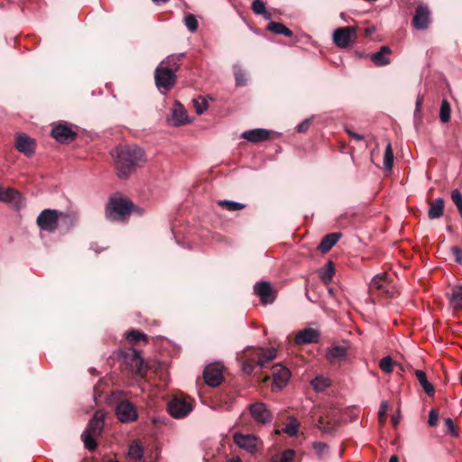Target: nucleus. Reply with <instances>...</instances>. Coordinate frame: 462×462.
I'll return each instance as SVG.
<instances>
[{
	"label": "nucleus",
	"instance_id": "f257e3e1",
	"mask_svg": "<svg viewBox=\"0 0 462 462\" xmlns=\"http://www.w3.org/2000/svg\"><path fill=\"white\" fill-rule=\"evenodd\" d=\"M111 154L115 157L117 176L122 180L132 174L143 157V150L135 145L118 146Z\"/></svg>",
	"mask_w": 462,
	"mask_h": 462
},
{
	"label": "nucleus",
	"instance_id": "f03ea898",
	"mask_svg": "<svg viewBox=\"0 0 462 462\" xmlns=\"http://www.w3.org/2000/svg\"><path fill=\"white\" fill-rule=\"evenodd\" d=\"M105 417L106 412L104 411H97L81 434L84 447L89 451L95 450L97 447L95 438L100 436L104 430Z\"/></svg>",
	"mask_w": 462,
	"mask_h": 462
},
{
	"label": "nucleus",
	"instance_id": "7ed1b4c3",
	"mask_svg": "<svg viewBox=\"0 0 462 462\" xmlns=\"http://www.w3.org/2000/svg\"><path fill=\"white\" fill-rule=\"evenodd\" d=\"M134 204L124 199H111L106 208V217L111 221L124 220L134 209Z\"/></svg>",
	"mask_w": 462,
	"mask_h": 462
},
{
	"label": "nucleus",
	"instance_id": "20e7f679",
	"mask_svg": "<svg viewBox=\"0 0 462 462\" xmlns=\"http://www.w3.org/2000/svg\"><path fill=\"white\" fill-rule=\"evenodd\" d=\"M277 356L275 348L272 347L265 352L263 349L255 351V357H251L243 363V371L246 374H251L255 366L263 367L267 363L273 360Z\"/></svg>",
	"mask_w": 462,
	"mask_h": 462
},
{
	"label": "nucleus",
	"instance_id": "39448f33",
	"mask_svg": "<svg viewBox=\"0 0 462 462\" xmlns=\"http://www.w3.org/2000/svg\"><path fill=\"white\" fill-rule=\"evenodd\" d=\"M60 215L61 211L47 208L39 214L36 223L42 230L53 233L59 226Z\"/></svg>",
	"mask_w": 462,
	"mask_h": 462
},
{
	"label": "nucleus",
	"instance_id": "423d86ee",
	"mask_svg": "<svg viewBox=\"0 0 462 462\" xmlns=\"http://www.w3.org/2000/svg\"><path fill=\"white\" fill-rule=\"evenodd\" d=\"M192 410L193 406L190 401L183 396H175L168 403V411L175 419L185 418Z\"/></svg>",
	"mask_w": 462,
	"mask_h": 462
},
{
	"label": "nucleus",
	"instance_id": "0eeeda50",
	"mask_svg": "<svg viewBox=\"0 0 462 462\" xmlns=\"http://www.w3.org/2000/svg\"><path fill=\"white\" fill-rule=\"evenodd\" d=\"M115 413L117 420L122 423H130L137 420L138 412L133 402L123 400L116 403Z\"/></svg>",
	"mask_w": 462,
	"mask_h": 462
},
{
	"label": "nucleus",
	"instance_id": "6e6552de",
	"mask_svg": "<svg viewBox=\"0 0 462 462\" xmlns=\"http://www.w3.org/2000/svg\"><path fill=\"white\" fill-rule=\"evenodd\" d=\"M176 74L168 69H164V65L157 66L154 72V80L159 89L171 90L176 83Z\"/></svg>",
	"mask_w": 462,
	"mask_h": 462
},
{
	"label": "nucleus",
	"instance_id": "1a4fd4ad",
	"mask_svg": "<svg viewBox=\"0 0 462 462\" xmlns=\"http://www.w3.org/2000/svg\"><path fill=\"white\" fill-rule=\"evenodd\" d=\"M356 38V31L353 26L340 27L334 31L333 41L339 48H347Z\"/></svg>",
	"mask_w": 462,
	"mask_h": 462
},
{
	"label": "nucleus",
	"instance_id": "9d476101",
	"mask_svg": "<svg viewBox=\"0 0 462 462\" xmlns=\"http://www.w3.org/2000/svg\"><path fill=\"white\" fill-rule=\"evenodd\" d=\"M273 389L281 390L285 387L291 378V372L281 364H276L272 368Z\"/></svg>",
	"mask_w": 462,
	"mask_h": 462
},
{
	"label": "nucleus",
	"instance_id": "9b49d317",
	"mask_svg": "<svg viewBox=\"0 0 462 462\" xmlns=\"http://www.w3.org/2000/svg\"><path fill=\"white\" fill-rule=\"evenodd\" d=\"M431 23L430 11L425 5L417 6L412 18V25L417 30H426Z\"/></svg>",
	"mask_w": 462,
	"mask_h": 462
},
{
	"label": "nucleus",
	"instance_id": "f8f14e48",
	"mask_svg": "<svg viewBox=\"0 0 462 462\" xmlns=\"http://www.w3.org/2000/svg\"><path fill=\"white\" fill-rule=\"evenodd\" d=\"M249 411L253 419L259 423L265 424L273 419L272 412L267 409L266 404L262 402L251 404Z\"/></svg>",
	"mask_w": 462,
	"mask_h": 462
},
{
	"label": "nucleus",
	"instance_id": "ddd939ff",
	"mask_svg": "<svg viewBox=\"0 0 462 462\" xmlns=\"http://www.w3.org/2000/svg\"><path fill=\"white\" fill-rule=\"evenodd\" d=\"M254 290L263 304H271L276 298L275 291L272 284L268 282L261 281L256 282L254 286Z\"/></svg>",
	"mask_w": 462,
	"mask_h": 462
},
{
	"label": "nucleus",
	"instance_id": "4468645a",
	"mask_svg": "<svg viewBox=\"0 0 462 462\" xmlns=\"http://www.w3.org/2000/svg\"><path fill=\"white\" fill-rule=\"evenodd\" d=\"M51 136L59 143H71L76 139L77 133L69 125L59 124L51 129Z\"/></svg>",
	"mask_w": 462,
	"mask_h": 462
},
{
	"label": "nucleus",
	"instance_id": "2eb2a0df",
	"mask_svg": "<svg viewBox=\"0 0 462 462\" xmlns=\"http://www.w3.org/2000/svg\"><path fill=\"white\" fill-rule=\"evenodd\" d=\"M123 357L125 364L131 373L135 374H141L143 366V360L135 349H129Z\"/></svg>",
	"mask_w": 462,
	"mask_h": 462
},
{
	"label": "nucleus",
	"instance_id": "dca6fc26",
	"mask_svg": "<svg viewBox=\"0 0 462 462\" xmlns=\"http://www.w3.org/2000/svg\"><path fill=\"white\" fill-rule=\"evenodd\" d=\"M320 338V332L312 328H306L300 330L295 336L294 342L296 345H307L318 343Z\"/></svg>",
	"mask_w": 462,
	"mask_h": 462
},
{
	"label": "nucleus",
	"instance_id": "f3484780",
	"mask_svg": "<svg viewBox=\"0 0 462 462\" xmlns=\"http://www.w3.org/2000/svg\"><path fill=\"white\" fill-rule=\"evenodd\" d=\"M205 382L211 387L218 386L223 381L222 370L218 365H208L203 372Z\"/></svg>",
	"mask_w": 462,
	"mask_h": 462
},
{
	"label": "nucleus",
	"instance_id": "a211bd4d",
	"mask_svg": "<svg viewBox=\"0 0 462 462\" xmlns=\"http://www.w3.org/2000/svg\"><path fill=\"white\" fill-rule=\"evenodd\" d=\"M233 439L236 445L239 448L250 453L255 452L257 448V439L254 435L235 433Z\"/></svg>",
	"mask_w": 462,
	"mask_h": 462
},
{
	"label": "nucleus",
	"instance_id": "6ab92c4d",
	"mask_svg": "<svg viewBox=\"0 0 462 462\" xmlns=\"http://www.w3.org/2000/svg\"><path fill=\"white\" fill-rule=\"evenodd\" d=\"M15 147L26 156H32L35 152L34 140L25 134H19L15 139Z\"/></svg>",
	"mask_w": 462,
	"mask_h": 462
},
{
	"label": "nucleus",
	"instance_id": "aec40b11",
	"mask_svg": "<svg viewBox=\"0 0 462 462\" xmlns=\"http://www.w3.org/2000/svg\"><path fill=\"white\" fill-rule=\"evenodd\" d=\"M0 201L12 204L15 208H19L22 202V195L18 190L13 188H5L0 186Z\"/></svg>",
	"mask_w": 462,
	"mask_h": 462
},
{
	"label": "nucleus",
	"instance_id": "412c9836",
	"mask_svg": "<svg viewBox=\"0 0 462 462\" xmlns=\"http://www.w3.org/2000/svg\"><path fill=\"white\" fill-rule=\"evenodd\" d=\"M371 290H377L381 293L390 294V282L387 273L375 275L369 283Z\"/></svg>",
	"mask_w": 462,
	"mask_h": 462
},
{
	"label": "nucleus",
	"instance_id": "4be33fe9",
	"mask_svg": "<svg viewBox=\"0 0 462 462\" xmlns=\"http://www.w3.org/2000/svg\"><path fill=\"white\" fill-rule=\"evenodd\" d=\"M170 121L176 126L189 122L184 106L178 101L175 102L174 106L171 109Z\"/></svg>",
	"mask_w": 462,
	"mask_h": 462
},
{
	"label": "nucleus",
	"instance_id": "5701e85b",
	"mask_svg": "<svg viewBox=\"0 0 462 462\" xmlns=\"http://www.w3.org/2000/svg\"><path fill=\"white\" fill-rule=\"evenodd\" d=\"M241 137L251 143H259L267 140L270 137V132L263 128H256L245 131Z\"/></svg>",
	"mask_w": 462,
	"mask_h": 462
},
{
	"label": "nucleus",
	"instance_id": "b1692460",
	"mask_svg": "<svg viewBox=\"0 0 462 462\" xmlns=\"http://www.w3.org/2000/svg\"><path fill=\"white\" fill-rule=\"evenodd\" d=\"M444 199L440 197L429 202L428 217L430 219L440 218L444 214Z\"/></svg>",
	"mask_w": 462,
	"mask_h": 462
},
{
	"label": "nucleus",
	"instance_id": "393cba45",
	"mask_svg": "<svg viewBox=\"0 0 462 462\" xmlns=\"http://www.w3.org/2000/svg\"><path fill=\"white\" fill-rule=\"evenodd\" d=\"M391 52L389 46H382L378 51L372 54L371 60L379 67L388 65L390 64L389 55Z\"/></svg>",
	"mask_w": 462,
	"mask_h": 462
},
{
	"label": "nucleus",
	"instance_id": "a878e982",
	"mask_svg": "<svg viewBox=\"0 0 462 462\" xmlns=\"http://www.w3.org/2000/svg\"><path fill=\"white\" fill-rule=\"evenodd\" d=\"M340 237L341 234L339 233L326 235L318 246L319 250L322 253H328L337 243Z\"/></svg>",
	"mask_w": 462,
	"mask_h": 462
},
{
	"label": "nucleus",
	"instance_id": "bb28decb",
	"mask_svg": "<svg viewBox=\"0 0 462 462\" xmlns=\"http://www.w3.org/2000/svg\"><path fill=\"white\" fill-rule=\"evenodd\" d=\"M346 353V348L345 346H334L328 349L326 357L330 363H336L345 359Z\"/></svg>",
	"mask_w": 462,
	"mask_h": 462
},
{
	"label": "nucleus",
	"instance_id": "cd10ccee",
	"mask_svg": "<svg viewBox=\"0 0 462 462\" xmlns=\"http://www.w3.org/2000/svg\"><path fill=\"white\" fill-rule=\"evenodd\" d=\"M447 294L453 308L462 309V285L454 286Z\"/></svg>",
	"mask_w": 462,
	"mask_h": 462
},
{
	"label": "nucleus",
	"instance_id": "c85d7f7f",
	"mask_svg": "<svg viewBox=\"0 0 462 462\" xmlns=\"http://www.w3.org/2000/svg\"><path fill=\"white\" fill-rule=\"evenodd\" d=\"M183 54H172L169 55L164 60H162L159 65H164V69H168L171 71L176 72L179 70L181 63V59Z\"/></svg>",
	"mask_w": 462,
	"mask_h": 462
},
{
	"label": "nucleus",
	"instance_id": "c756f323",
	"mask_svg": "<svg viewBox=\"0 0 462 462\" xmlns=\"http://www.w3.org/2000/svg\"><path fill=\"white\" fill-rule=\"evenodd\" d=\"M267 30L275 34L284 35L289 38L293 36V32L291 29L287 28L284 24L278 22H270L267 25Z\"/></svg>",
	"mask_w": 462,
	"mask_h": 462
},
{
	"label": "nucleus",
	"instance_id": "7c9ffc66",
	"mask_svg": "<svg viewBox=\"0 0 462 462\" xmlns=\"http://www.w3.org/2000/svg\"><path fill=\"white\" fill-rule=\"evenodd\" d=\"M415 375L424 392L429 396H432L435 393V389L432 383L428 381L426 374L422 370H416Z\"/></svg>",
	"mask_w": 462,
	"mask_h": 462
},
{
	"label": "nucleus",
	"instance_id": "2f4dec72",
	"mask_svg": "<svg viewBox=\"0 0 462 462\" xmlns=\"http://www.w3.org/2000/svg\"><path fill=\"white\" fill-rule=\"evenodd\" d=\"M335 274V265L332 261H328L324 270L319 273V278L324 283L331 282L333 275Z\"/></svg>",
	"mask_w": 462,
	"mask_h": 462
},
{
	"label": "nucleus",
	"instance_id": "473e14b6",
	"mask_svg": "<svg viewBox=\"0 0 462 462\" xmlns=\"http://www.w3.org/2000/svg\"><path fill=\"white\" fill-rule=\"evenodd\" d=\"M312 448L319 460H323L329 453V446L321 441L313 442Z\"/></svg>",
	"mask_w": 462,
	"mask_h": 462
},
{
	"label": "nucleus",
	"instance_id": "72a5a7b5",
	"mask_svg": "<svg viewBox=\"0 0 462 462\" xmlns=\"http://www.w3.org/2000/svg\"><path fill=\"white\" fill-rule=\"evenodd\" d=\"M78 217L75 214H69L61 211L60 223L64 225L67 230L74 227L76 226Z\"/></svg>",
	"mask_w": 462,
	"mask_h": 462
},
{
	"label": "nucleus",
	"instance_id": "f704fd0d",
	"mask_svg": "<svg viewBox=\"0 0 462 462\" xmlns=\"http://www.w3.org/2000/svg\"><path fill=\"white\" fill-rule=\"evenodd\" d=\"M383 166L387 171H391L393 166V152L392 148V144L389 143L386 145L384 156H383Z\"/></svg>",
	"mask_w": 462,
	"mask_h": 462
},
{
	"label": "nucleus",
	"instance_id": "c9c22d12",
	"mask_svg": "<svg viewBox=\"0 0 462 462\" xmlns=\"http://www.w3.org/2000/svg\"><path fill=\"white\" fill-rule=\"evenodd\" d=\"M282 431L291 437L296 436L299 431V422L295 418H290L289 422L283 427Z\"/></svg>",
	"mask_w": 462,
	"mask_h": 462
},
{
	"label": "nucleus",
	"instance_id": "e433bc0d",
	"mask_svg": "<svg viewBox=\"0 0 462 462\" xmlns=\"http://www.w3.org/2000/svg\"><path fill=\"white\" fill-rule=\"evenodd\" d=\"M220 207L226 208L229 211H238L245 208V205L233 200H219L217 203Z\"/></svg>",
	"mask_w": 462,
	"mask_h": 462
},
{
	"label": "nucleus",
	"instance_id": "4c0bfd02",
	"mask_svg": "<svg viewBox=\"0 0 462 462\" xmlns=\"http://www.w3.org/2000/svg\"><path fill=\"white\" fill-rule=\"evenodd\" d=\"M394 365L395 362H393V358L390 356L383 357L379 361L380 369L386 374H391L393 371Z\"/></svg>",
	"mask_w": 462,
	"mask_h": 462
},
{
	"label": "nucleus",
	"instance_id": "58836bf2",
	"mask_svg": "<svg viewBox=\"0 0 462 462\" xmlns=\"http://www.w3.org/2000/svg\"><path fill=\"white\" fill-rule=\"evenodd\" d=\"M252 10L256 14L263 15L264 19H271V14L266 11L265 2H252Z\"/></svg>",
	"mask_w": 462,
	"mask_h": 462
},
{
	"label": "nucleus",
	"instance_id": "ea45409f",
	"mask_svg": "<svg viewBox=\"0 0 462 462\" xmlns=\"http://www.w3.org/2000/svg\"><path fill=\"white\" fill-rule=\"evenodd\" d=\"M295 457V451L293 449H286L280 456L273 457L271 462H292Z\"/></svg>",
	"mask_w": 462,
	"mask_h": 462
},
{
	"label": "nucleus",
	"instance_id": "a19ab883",
	"mask_svg": "<svg viewBox=\"0 0 462 462\" xmlns=\"http://www.w3.org/2000/svg\"><path fill=\"white\" fill-rule=\"evenodd\" d=\"M439 118L443 123H448L450 120V106L446 99L441 102Z\"/></svg>",
	"mask_w": 462,
	"mask_h": 462
},
{
	"label": "nucleus",
	"instance_id": "79ce46f5",
	"mask_svg": "<svg viewBox=\"0 0 462 462\" xmlns=\"http://www.w3.org/2000/svg\"><path fill=\"white\" fill-rule=\"evenodd\" d=\"M128 456L133 459L141 460L143 456V449L137 443H134L129 447Z\"/></svg>",
	"mask_w": 462,
	"mask_h": 462
},
{
	"label": "nucleus",
	"instance_id": "37998d69",
	"mask_svg": "<svg viewBox=\"0 0 462 462\" xmlns=\"http://www.w3.org/2000/svg\"><path fill=\"white\" fill-rule=\"evenodd\" d=\"M126 338L130 343L135 344L142 339L146 340L147 336L139 330L132 329L127 333Z\"/></svg>",
	"mask_w": 462,
	"mask_h": 462
},
{
	"label": "nucleus",
	"instance_id": "c03bdc74",
	"mask_svg": "<svg viewBox=\"0 0 462 462\" xmlns=\"http://www.w3.org/2000/svg\"><path fill=\"white\" fill-rule=\"evenodd\" d=\"M193 106L198 115H202L208 107L207 99L201 97L193 99Z\"/></svg>",
	"mask_w": 462,
	"mask_h": 462
},
{
	"label": "nucleus",
	"instance_id": "a18cd8bd",
	"mask_svg": "<svg viewBox=\"0 0 462 462\" xmlns=\"http://www.w3.org/2000/svg\"><path fill=\"white\" fill-rule=\"evenodd\" d=\"M234 74L236 79V83L237 86H244L246 84V77L245 72L241 69L240 66H234Z\"/></svg>",
	"mask_w": 462,
	"mask_h": 462
},
{
	"label": "nucleus",
	"instance_id": "49530a36",
	"mask_svg": "<svg viewBox=\"0 0 462 462\" xmlns=\"http://www.w3.org/2000/svg\"><path fill=\"white\" fill-rule=\"evenodd\" d=\"M451 199L458 209L459 215L462 217V193L455 189L451 191Z\"/></svg>",
	"mask_w": 462,
	"mask_h": 462
},
{
	"label": "nucleus",
	"instance_id": "de8ad7c7",
	"mask_svg": "<svg viewBox=\"0 0 462 462\" xmlns=\"http://www.w3.org/2000/svg\"><path fill=\"white\" fill-rule=\"evenodd\" d=\"M184 23L188 30L191 32L198 29V21L194 14H188L185 15Z\"/></svg>",
	"mask_w": 462,
	"mask_h": 462
},
{
	"label": "nucleus",
	"instance_id": "09e8293b",
	"mask_svg": "<svg viewBox=\"0 0 462 462\" xmlns=\"http://www.w3.org/2000/svg\"><path fill=\"white\" fill-rule=\"evenodd\" d=\"M311 385L316 391H323L328 386V382L322 376H317L312 380Z\"/></svg>",
	"mask_w": 462,
	"mask_h": 462
},
{
	"label": "nucleus",
	"instance_id": "8fccbe9b",
	"mask_svg": "<svg viewBox=\"0 0 462 462\" xmlns=\"http://www.w3.org/2000/svg\"><path fill=\"white\" fill-rule=\"evenodd\" d=\"M388 408H389V404L386 401H383L381 402L379 411H378V417H379V420L382 424L384 422Z\"/></svg>",
	"mask_w": 462,
	"mask_h": 462
},
{
	"label": "nucleus",
	"instance_id": "3c124183",
	"mask_svg": "<svg viewBox=\"0 0 462 462\" xmlns=\"http://www.w3.org/2000/svg\"><path fill=\"white\" fill-rule=\"evenodd\" d=\"M445 424H446V426L448 428V433L450 434L454 438H457L458 437V432H457V430L455 428V425H454V422H453L452 419L447 418L445 420Z\"/></svg>",
	"mask_w": 462,
	"mask_h": 462
},
{
	"label": "nucleus",
	"instance_id": "603ef678",
	"mask_svg": "<svg viewBox=\"0 0 462 462\" xmlns=\"http://www.w3.org/2000/svg\"><path fill=\"white\" fill-rule=\"evenodd\" d=\"M450 252L454 260L457 263L462 264V249L458 246H453L450 248Z\"/></svg>",
	"mask_w": 462,
	"mask_h": 462
},
{
	"label": "nucleus",
	"instance_id": "864d4df0",
	"mask_svg": "<svg viewBox=\"0 0 462 462\" xmlns=\"http://www.w3.org/2000/svg\"><path fill=\"white\" fill-rule=\"evenodd\" d=\"M438 420H439V412L434 409L430 410V413H429V420H428L429 425L431 427L435 426L438 422Z\"/></svg>",
	"mask_w": 462,
	"mask_h": 462
},
{
	"label": "nucleus",
	"instance_id": "5fc2aeb1",
	"mask_svg": "<svg viewBox=\"0 0 462 462\" xmlns=\"http://www.w3.org/2000/svg\"><path fill=\"white\" fill-rule=\"evenodd\" d=\"M310 119H305L303 122L298 125L297 129L300 133L306 132L310 125Z\"/></svg>",
	"mask_w": 462,
	"mask_h": 462
},
{
	"label": "nucleus",
	"instance_id": "6e6d98bb",
	"mask_svg": "<svg viewBox=\"0 0 462 462\" xmlns=\"http://www.w3.org/2000/svg\"><path fill=\"white\" fill-rule=\"evenodd\" d=\"M346 132L347 134H349V136L353 137L354 139H356V141H362L364 139V136L357 134V133H355L349 129H346Z\"/></svg>",
	"mask_w": 462,
	"mask_h": 462
},
{
	"label": "nucleus",
	"instance_id": "4d7b16f0",
	"mask_svg": "<svg viewBox=\"0 0 462 462\" xmlns=\"http://www.w3.org/2000/svg\"><path fill=\"white\" fill-rule=\"evenodd\" d=\"M400 421V419H399V416L398 415H393L392 417V422L394 426H396Z\"/></svg>",
	"mask_w": 462,
	"mask_h": 462
},
{
	"label": "nucleus",
	"instance_id": "13d9d810",
	"mask_svg": "<svg viewBox=\"0 0 462 462\" xmlns=\"http://www.w3.org/2000/svg\"><path fill=\"white\" fill-rule=\"evenodd\" d=\"M389 462H399V458L396 455H393L391 457H390V460Z\"/></svg>",
	"mask_w": 462,
	"mask_h": 462
},
{
	"label": "nucleus",
	"instance_id": "bf43d9fd",
	"mask_svg": "<svg viewBox=\"0 0 462 462\" xmlns=\"http://www.w3.org/2000/svg\"><path fill=\"white\" fill-rule=\"evenodd\" d=\"M227 462H242L240 458L238 457H233L227 460Z\"/></svg>",
	"mask_w": 462,
	"mask_h": 462
},
{
	"label": "nucleus",
	"instance_id": "052dcab7",
	"mask_svg": "<svg viewBox=\"0 0 462 462\" xmlns=\"http://www.w3.org/2000/svg\"><path fill=\"white\" fill-rule=\"evenodd\" d=\"M420 104H421L420 99H418L417 102H416V108H417V110L420 109Z\"/></svg>",
	"mask_w": 462,
	"mask_h": 462
},
{
	"label": "nucleus",
	"instance_id": "680f3d73",
	"mask_svg": "<svg viewBox=\"0 0 462 462\" xmlns=\"http://www.w3.org/2000/svg\"><path fill=\"white\" fill-rule=\"evenodd\" d=\"M372 32H374V29H373V30H369V29H367V32H368V33H371Z\"/></svg>",
	"mask_w": 462,
	"mask_h": 462
},
{
	"label": "nucleus",
	"instance_id": "e2e57ef3",
	"mask_svg": "<svg viewBox=\"0 0 462 462\" xmlns=\"http://www.w3.org/2000/svg\"><path fill=\"white\" fill-rule=\"evenodd\" d=\"M91 248L94 249L96 252H98L96 248H94V245H91Z\"/></svg>",
	"mask_w": 462,
	"mask_h": 462
},
{
	"label": "nucleus",
	"instance_id": "0e129e2a",
	"mask_svg": "<svg viewBox=\"0 0 462 462\" xmlns=\"http://www.w3.org/2000/svg\"><path fill=\"white\" fill-rule=\"evenodd\" d=\"M114 462H116V460H114Z\"/></svg>",
	"mask_w": 462,
	"mask_h": 462
}]
</instances>
